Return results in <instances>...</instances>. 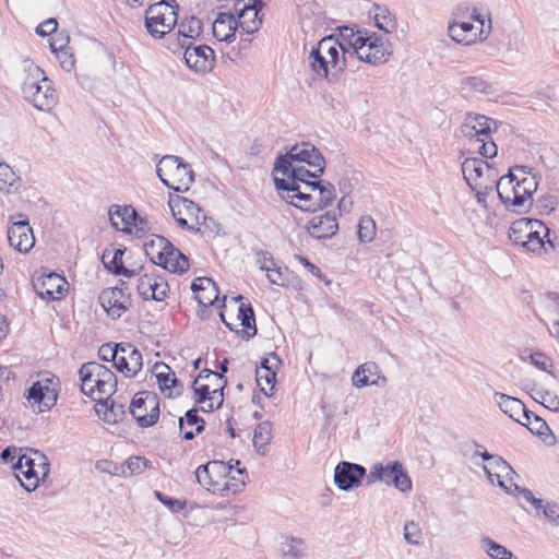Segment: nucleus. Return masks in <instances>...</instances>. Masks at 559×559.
Returning <instances> with one entry per match:
<instances>
[{"label": "nucleus", "mask_w": 559, "mask_h": 559, "mask_svg": "<svg viewBox=\"0 0 559 559\" xmlns=\"http://www.w3.org/2000/svg\"><path fill=\"white\" fill-rule=\"evenodd\" d=\"M324 168L325 159L313 144L296 143L286 154L276 157L273 170L284 177L274 178L275 187L289 204L301 211L317 212L336 198L334 185L319 180Z\"/></svg>", "instance_id": "nucleus-1"}, {"label": "nucleus", "mask_w": 559, "mask_h": 559, "mask_svg": "<svg viewBox=\"0 0 559 559\" xmlns=\"http://www.w3.org/2000/svg\"><path fill=\"white\" fill-rule=\"evenodd\" d=\"M313 79L336 83L348 62V49L335 35L323 37L313 46L307 58Z\"/></svg>", "instance_id": "nucleus-2"}, {"label": "nucleus", "mask_w": 559, "mask_h": 559, "mask_svg": "<svg viewBox=\"0 0 559 559\" xmlns=\"http://www.w3.org/2000/svg\"><path fill=\"white\" fill-rule=\"evenodd\" d=\"M24 98L36 109L49 111L57 104L56 91L52 82L45 72L35 64H29L28 75L22 84Z\"/></svg>", "instance_id": "nucleus-3"}, {"label": "nucleus", "mask_w": 559, "mask_h": 559, "mask_svg": "<svg viewBox=\"0 0 559 559\" xmlns=\"http://www.w3.org/2000/svg\"><path fill=\"white\" fill-rule=\"evenodd\" d=\"M79 377L82 382L83 394L94 397L95 393L100 396H111L117 389V377L106 366L97 361H88L81 366Z\"/></svg>", "instance_id": "nucleus-4"}, {"label": "nucleus", "mask_w": 559, "mask_h": 559, "mask_svg": "<svg viewBox=\"0 0 559 559\" xmlns=\"http://www.w3.org/2000/svg\"><path fill=\"white\" fill-rule=\"evenodd\" d=\"M156 174L167 188L176 192H187L194 181L190 165L176 155L163 156L156 166Z\"/></svg>", "instance_id": "nucleus-5"}, {"label": "nucleus", "mask_w": 559, "mask_h": 559, "mask_svg": "<svg viewBox=\"0 0 559 559\" xmlns=\"http://www.w3.org/2000/svg\"><path fill=\"white\" fill-rule=\"evenodd\" d=\"M28 453L17 455V460L13 464V468L19 471L25 481L21 480V485L27 491H34L40 480L48 477L50 465L47 456L38 450L26 449Z\"/></svg>", "instance_id": "nucleus-6"}, {"label": "nucleus", "mask_w": 559, "mask_h": 559, "mask_svg": "<svg viewBox=\"0 0 559 559\" xmlns=\"http://www.w3.org/2000/svg\"><path fill=\"white\" fill-rule=\"evenodd\" d=\"M176 0H163L148 7L145 27L155 38H162L177 24Z\"/></svg>", "instance_id": "nucleus-7"}, {"label": "nucleus", "mask_w": 559, "mask_h": 559, "mask_svg": "<svg viewBox=\"0 0 559 559\" xmlns=\"http://www.w3.org/2000/svg\"><path fill=\"white\" fill-rule=\"evenodd\" d=\"M462 173L472 189H477V187L484 189L497 188L498 173L496 168L480 158H465L462 163Z\"/></svg>", "instance_id": "nucleus-8"}, {"label": "nucleus", "mask_w": 559, "mask_h": 559, "mask_svg": "<svg viewBox=\"0 0 559 559\" xmlns=\"http://www.w3.org/2000/svg\"><path fill=\"white\" fill-rule=\"evenodd\" d=\"M359 40L360 45H358L355 50L348 49L349 59L357 58L372 66L384 63L388 60L391 52L385 46L382 36L367 31V35L364 39Z\"/></svg>", "instance_id": "nucleus-9"}, {"label": "nucleus", "mask_w": 559, "mask_h": 559, "mask_svg": "<svg viewBox=\"0 0 559 559\" xmlns=\"http://www.w3.org/2000/svg\"><path fill=\"white\" fill-rule=\"evenodd\" d=\"M497 192L500 201L508 207H531L534 200L519 188V175L509 169L508 175L502 176L497 181Z\"/></svg>", "instance_id": "nucleus-10"}, {"label": "nucleus", "mask_w": 559, "mask_h": 559, "mask_svg": "<svg viewBox=\"0 0 559 559\" xmlns=\"http://www.w3.org/2000/svg\"><path fill=\"white\" fill-rule=\"evenodd\" d=\"M130 413L142 428L156 424L159 417V403L155 394L139 393L131 401Z\"/></svg>", "instance_id": "nucleus-11"}, {"label": "nucleus", "mask_w": 559, "mask_h": 559, "mask_svg": "<svg viewBox=\"0 0 559 559\" xmlns=\"http://www.w3.org/2000/svg\"><path fill=\"white\" fill-rule=\"evenodd\" d=\"M58 379L56 377L43 378L27 390L25 396L32 404H38L40 413L51 409L58 399Z\"/></svg>", "instance_id": "nucleus-12"}, {"label": "nucleus", "mask_w": 559, "mask_h": 559, "mask_svg": "<svg viewBox=\"0 0 559 559\" xmlns=\"http://www.w3.org/2000/svg\"><path fill=\"white\" fill-rule=\"evenodd\" d=\"M498 123L496 120L480 114L468 112L460 128L462 135L469 141H479L480 139H490L493 132H497Z\"/></svg>", "instance_id": "nucleus-13"}, {"label": "nucleus", "mask_w": 559, "mask_h": 559, "mask_svg": "<svg viewBox=\"0 0 559 559\" xmlns=\"http://www.w3.org/2000/svg\"><path fill=\"white\" fill-rule=\"evenodd\" d=\"M124 285L121 281V286L105 288L98 297L102 307L112 319L120 318L130 304V295L126 293Z\"/></svg>", "instance_id": "nucleus-14"}, {"label": "nucleus", "mask_w": 559, "mask_h": 559, "mask_svg": "<svg viewBox=\"0 0 559 559\" xmlns=\"http://www.w3.org/2000/svg\"><path fill=\"white\" fill-rule=\"evenodd\" d=\"M181 49H185L183 57L187 66L195 72L205 73L214 68L215 55L210 46L189 44Z\"/></svg>", "instance_id": "nucleus-15"}, {"label": "nucleus", "mask_w": 559, "mask_h": 559, "mask_svg": "<svg viewBox=\"0 0 559 559\" xmlns=\"http://www.w3.org/2000/svg\"><path fill=\"white\" fill-rule=\"evenodd\" d=\"M365 475L366 468L362 465L343 461L335 467L334 483L338 489L349 491L360 485Z\"/></svg>", "instance_id": "nucleus-16"}, {"label": "nucleus", "mask_w": 559, "mask_h": 559, "mask_svg": "<svg viewBox=\"0 0 559 559\" xmlns=\"http://www.w3.org/2000/svg\"><path fill=\"white\" fill-rule=\"evenodd\" d=\"M136 289L144 300L162 301L166 298L169 286L164 277L146 273L139 278Z\"/></svg>", "instance_id": "nucleus-17"}, {"label": "nucleus", "mask_w": 559, "mask_h": 559, "mask_svg": "<svg viewBox=\"0 0 559 559\" xmlns=\"http://www.w3.org/2000/svg\"><path fill=\"white\" fill-rule=\"evenodd\" d=\"M231 467V465H226L223 461H212L205 465H200L195 471L197 481L209 491L215 492L216 490H221L223 488L219 481L214 479L212 474L217 473L229 476Z\"/></svg>", "instance_id": "nucleus-18"}, {"label": "nucleus", "mask_w": 559, "mask_h": 559, "mask_svg": "<svg viewBox=\"0 0 559 559\" xmlns=\"http://www.w3.org/2000/svg\"><path fill=\"white\" fill-rule=\"evenodd\" d=\"M8 240L10 246L17 251L28 252L35 245V237L28 221L13 223L8 229Z\"/></svg>", "instance_id": "nucleus-19"}, {"label": "nucleus", "mask_w": 559, "mask_h": 559, "mask_svg": "<svg viewBox=\"0 0 559 559\" xmlns=\"http://www.w3.org/2000/svg\"><path fill=\"white\" fill-rule=\"evenodd\" d=\"M308 233L317 239H328L333 237L338 230L336 215L326 212L313 216L306 225Z\"/></svg>", "instance_id": "nucleus-20"}, {"label": "nucleus", "mask_w": 559, "mask_h": 559, "mask_svg": "<svg viewBox=\"0 0 559 559\" xmlns=\"http://www.w3.org/2000/svg\"><path fill=\"white\" fill-rule=\"evenodd\" d=\"M64 284V277L56 273H49L37 277L33 286L41 298L59 299L63 295Z\"/></svg>", "instance_id": "nucleus-21"}, {"label": "nucleus", "mask_w": 559, "mask_h": 559, "mask_svg": "<svg viewBox=\"0 0 559 559\" xmlns=\"http://www.w3.org/2000/svg\"><path fill=\"white\" fill-rule=\"evenodd\" d=\"M353 385L364 388L368 385L384 386L386 378L381 374L379 366L373 361L360 365L352 377Z\"/></svg>", "instance_id": "nucleus-22"}, {"label": "nucleus", "mask_w": 559, "mask_h": 559, "mask_svg": "<svg viewBox=\"0 0 559 559\" xmlns=\"http://www.w3.org/2000/svg\"><path fill=\"white\" fill-rule=\"evenodd\" d=\"M155 377L162 393L167 397L180 395L182 384L179 383L175 372L166 364L154 365Z\"/></svg>", "instance_id": "nucleus-23"}, {"label": "nucleus", "mask_w": 559, "mask_h": 559, "mask_svg": "<svg viewBox=\"0 0 559 559\" xmlns=\"http://www.w3.org/2000/svg\"><path fill=\"white\" fill-rule=\"evenodd\" d=\"M493 397L500 409L516 423L520 424L523 418H530L532 411L526 408L521 400L500 392H496Z\"/></svg>", "instance_id": "nucleus-24"}, {"label": "nucleus", "mask_w": 559, "mask_h": 559, "mask_svg": "<svg viewBox=\"0 0 559 559\" xmlns=\"http://www.w3.org/2000/svg\"><path fill=\"white\" fill-rule=\"evenodd\" d=\"M449 34L453 40L464 45H472L478 40L486 39L479 33V28L467 21L451 23L449 25Z\"/></svg>", "instance_id": "nucleus-25"}, {"label": "nucleus", "mask_w": 559, "mask_h": 559, "mask_svg": "<svg viewBox=\"0 0 559 559\" xmlns=\"http://www.w3.org/2000/svg\"><path fill=\"white\" fill-rule=\"evenodd\" d=\"M238 22L230 12L219 13L213 22V36L221 41L231 43L235 40Z\"/></svg>", "instance_id": "nucleus-26"}, {"label": "nucleus", "mask_w": 559, "mask_h": 559, "mask_svg": "<svg viewBox=\"0 0 559 559\" xmlns=\"http://www.w3.org/2000/svg\"><path fill=\"white\" fill-rule=\"evenodd\" d=\"M191 289L195 293V299L201 306L207 307L218 298V287L210 277H198L191 284Z\"/></svg>", "instance_id": "nucleus-27"}, {"label": "nucleus", "mask_w": 559, "mask_h": 559, "mask_svg": "<svg viewBox=\"0 0 559 559\" xmlns=\"http://www.w3.org/2000/svg\"><path fill=\"white\" fill-rule=\"evenodd\" d=\"M532 227L545 229V236H549L550 230L544 225L542 221L534 218H520L511 224L509 229V238L513 243L522 246V243L527 239L530 229H532Z\"/></svg>", "instance_id": "nucleus-28"}, {"label": "nucleus", "mask_w": 559, "mask_h": 559, "mask_svg": "<svg viewBox=\"0 0 559 559\" xmlns=\"http://www.w3.org/2000/svg\"><path fill=\"white\" fill-rule=\"evenodd\" d=\"M264 4V0H249V3H243L241 8H236L237 16L239 17L252 15V20L242 22L243 32L253 34L259 31L262 25V19L259 16V13Z\"/></svg>", "instance_id": "nucleus-29"}, {"label": "nucleus", "mask_w": 559, "mask_h": 559, "mask_svg": "<svg viewBox=\"0 0 559 559\" xmlns=\"http://www.w3.org/2000/svg\"><path fill=\"white\" fill-rule=\"evenodd\" d=\"M210 379H214L217 382H223V386L227 384V379L224 376L218 374V372L212 371L210 369H203L192 383L195 403L205 404L207 402L211 392L210 385L203 384L201 381Z\"/></svg>", "instance_id": "nucleus-30"}, {"label": "nucleus", "mask_w": 559, "mask_h": 559, "mask_svg": "<svg viewBox=\"0 0 559 559\" xmlns=\"http://www.w3.org/2000/svg\"><path fill=\"white\" fill-rule=\"evenodd\" d=\"M203 31L202 21L197 16L186 17L179 25L177 32L178 46L186 47L192 44L191 40L197 39Z\"/></svg>", "instance_id": "nucleus-31"}, {"label": "nucleus", "mask_w": 559, "mask_h": 559, "mask_svg": "<svg viewBox=\"0 0 559 559\" xmlns=\"http://www.w3.org/2000/svg\"><path fill=\"white\" fill-rule=\"evenodd\" d=\"M382 481L392 484L399 490L405 492L412 489V480L407 473L404 471L402 463L393 462L385 466V474H383Z\"/></svg>", "instance_id": "nucleus-32"}, {"label": "nucleus", "mask_w": 559, "mask_h": 559, "mask_svg": "<svg viewBox=\"0 0 559 559\" xmlns=\"http://www.w3.org/2000/svg\"><path fill=\"white\" fill-rule=\"evenodd\" d=\"M109 216L112 227L130 233L132 219H136L138 213L131 206L114 204L109 207Z\"/></svg>", "instance_id": "nucleus-33"}, {"label": "nucleus", "mask_w": 559, "mask_h": 559, "mask_svg": "<svg viewBox=\"0 0 559 559\" xmlns=\"http://www.w3.org/2000/svg\"><path fill=\"white\" fill-rule=\"evenodd\" d=\"M156 265L171 273L182 274L189 269V259L174 246V252L165 251L162 261H158Z\"/></svg>", "instance_id": "nucleus-34"}, {"label": "nucleus", "mask_w": 559, "mask_h": 559, "mask_svg": "<svg viewBox=\"0 0 559 559\" xmlns=\"http://www.w3.org/2000/svg\"><path fill=\"white\" fill-rule=\"evenodd\" d=\"M238 318L245 329L236 332L241 338L249 341L258 332L254 312L250 304H240L238 308Z\"/></svg>", "instance_id": "nucleus-35"}, {"label": "nucleus", "mask_w": 559, "mask_h": 559, "mask_svg": "<svg viewBox=\"0 0 559 559\" xmlns=\"http://www.w3.org/2000/svg\"><path fill=\"white\" fill-rule=\"evenodd\" d=\"M144 249L152 263L156 265L158 261H162L165 251L174 252V245L163 236H153L144 242Z\"/></svg>", "instance_id": "nucleus-36"}, {"label": "nucleus", "mask_w": 559, "mask_h": 559, "mask_svg": "<svg viewBox=\"0 0 559 559\" xmlns=\"http://www.w3.org/2000/svg\"><path fill=\"white\" fill-rule=\"evenodd\" d=\"M483 469L489 481H492V476H497V484L499 487L504 488L507 492L511 493V489L501 480V472L513 471L512 467L500 455L493 454L491 460L483 466Z\"/></svg>", "instance_id": "nucleus-37"}, {"label": "nucleus", "mask_w": 559, "mask_h": 559, "mask_svg": "<svg viewBox=\"0 0 559 559\" xmlns=\"http://www.w3.org/2000/svg\"><path fill=\"white\" fill-rule=\"evenodd\" d=\"M199 408L194 407L186 412L185 417H179L178 419V426L179 429L182 431L185 424L188 426H195V432L192 430H186L183 432V439L185 440H192L194 439L195 435H200L205 429V421L202 417L199 416Z\"/></svg>", "instance_id": "nucleus-38"}, {"label": "nucleus", "mask_w": 559, "mask_h": 559, "mask_svg": "<svg viewBox=\"0 0 559 559\" xmlns=\"http://www.w3.org/2000/svg\"><path fill=\"white\" fill-rule=\"evenodd\" d=\"M168 205L173 216L182 215L183 212L189 215L198 216L201 212V209L197 203L181 195L170 197Z\"/></svg>", "instance_id": "nucleus-39"}, {"label": "nucleus", "mask_w": 559, "mask_h": 559, "mask_svg": "<svg viewBox=\"0 0 559 559\" xmlns=\"http://www.w3.org/2000/svg\"><path fill=\"white\" fill-rule=\"evenodd\" d=\"M340 33L338 36V43L344 44V48L349 50H355V48L360 45L359 39H364V37L367 35V29H355L352 26H343L338 28Z\"/></svg>", "instance_id": "nucleus-40"}, {"label": "nucleus", "mask_w": 559, "mask_h": 559, "mask_svg": "<svg viewBox=\"0 0 559 559\" xmlns=\"http://www.w3.org/2000/svg\"><path fill=\"white\" fill-rule=\"evenodd\" d=\"M305 550V543L300 538L295 537H286L280 546L282 556L289 559H300Z\"/></svg>", "instance_id": "nucleus-41"}, {"label": "nucleus", "mask_w": 559, "mask_h": 559, "mask_svg": "<svg viewBox=\"0 0 559 559\" xmlns=\"http://www.w3.org/2000/svg\"><path fill=\"white\" fill-rule=\"evenodd\" d=\"M98 404L106 407L104 420L107 423H118L122 420L124 416V406L122 404H116L111 396L106 395L105 399L99 396L97 400Z\"/></svg>", "instance_id": "nucleus-42"}, {"label": "nucleus", "mask_w": 559, "mask_h": 559, "mask_svg": "<svg viewBox=\"0 0 559 559\" xmlns=\"http://www.w3.org/2000/svg\"><path fill=\"white\" fill-rule=\"evenodd\" d=\"M19 177L13 171L12 167L4 163H0V190L10 193L19 187Z\"/></svg>", "instance_id": "nucleus-43"}, {"label": "nucleus", "mask_w": 559, "mask_h": 559, "mask_svg": "<svg viewBox=\"0 0 559 559\" xmlns=\"http://www.w3.org/2000/svg\"><path fill=\"white\" fill-rule=\"evenodd\" d=\"M121 346L122 348L119 349V354L129 360L132 373L140 372L143 366L141 352L131 343H121Z\"/></svg>", "instance_id": "nucleus-44"}, {"label": "nucleus", "mask_w": 559, "mask_h": 559, "mask_svg": "<svg viewBox=\"0 0 559 559\" xmlns=\"http://www.w3.org/2000/svg\"><path fill=\"white\" fill-rule=\"evenodd\" d=\"M374 21L376 26L384 31L385 33H391L396 27V20L394 15L389 11L385 7H376Z\"/></svg>", "instance_id": "nucleus-45"}, {"label": "nucleus", "mask_w": 559, "mask_h": 559, "mask_svg": "<svg viewBox=\"0 0 559 559\" xmlns=\"http://www.w3.org/2000/svg\"><path fill=\"white\" fill-rule=\"evenodd\" d=\"M272 439V425L270 421L265 420L260 423L253 433V447L261 451L270 443Z\"/></svg>", "instance_id": "nucleus-46"}, {"label": "nucleus", "mask_w": 559, "mask_h": 559, "mask_svg": "<svg viewBox=\"0 0 559 559\" xmlns=\"http://www.w3.org/2000/svg\"><path fill=\"white\" fill-rule=\"evenodd\" d=\"M126 249L117 248L112 249L111 259L108 261V270L116 275H123L127 277H132L135 272L133 270H129L122 264V255Z\"/></svg>", "instance_id": "nucleus-47"}, {"label": "nucleus", "mask_w": 559, "mask_h": 559, "mask_svg": "<svg viewBox=\"0 0 559 559\" xmlns=\"http://www.w3.org/2000/svg\"><path fill=\"white\" fill-rule=\"evenodd\" d=\"M522 426H525L530 431L539 437H545L550 432V429L545 419L532 412L530 418H523Z\"/></svg>", "instance_id": "nucleus-48"}, {"label": "nucleus", "mask_w": 559, "mask_h": 559, "mask_svg": "<svg viewBox=\"0 0 559 559\" xmlns=\"http://www.w3.org/2000/svg\"><path fill=\"white\" fill-rule=\"evenodd\" d=\"M483 547L486 548L487 554L492 559H512L513 555L510 550H508L504 546L496 543L489 537H483L481 539Z\"/></svg>", "instance_id": "nucleus-49"}, {"label": "nucleus", "mask_w": 559, "mask_h": 559, "mask_svg": "<svg viewBox=\"0 0 559 559\" xmlns=\"http://www.w3.org/2000/svg\"><path fill=\"white\" fill-rule=\"evenodd\" d=\"M533 204L540 215H549L556 211L558 198L550 193L542 194Z\"/></svg>", "instance_id": "nucleus-50"}, {"label": "nucleus", "mask_w": 559, "mask_h": 559, "mask_svg": "<svg viewBox=\"0 0 559 559\" xmlns=\"http://www.w3.org/2000/svg\"><path fill=\"white\" fill-rule=\"evenodd\" d=\"M148 461L141 456H131L124 462L121 467V475L129 477L134 474L142 473L147 467Z\"/></svg>", "instance_id": "nucleus-51"}, {"label": "nucleus", "mask_w": 559, "mask_h": 559, "mask_svg": "<svg viewBox=\"0 0 559 559\" xmlns=\"http://www.w3.org/2000/svg\"><path fill=\"white\" fill-rule=\"evenodd\" d=\"M376 236V223L370 216H362L358 223V238L361 242H370Z\"/></svg>", "instance_id": "nucleus-52"}, {"label": "nucleus", "mask_w": 559, "mask_h": 559, "mask_svg": "<svg viewBox=\"0 0 559 559\" xmlns=\"http://www.w3.org/2000/svg\"><path fill=\"white\" fill-rule=\"evenodd\" d=\"M257 383L266 396H271L276 383V370H266L260 374L257 373Z\"/></svg>", "instance_id": "nucleus-53"}, {"label": "nucleus", "mask_w": 559, "mask_h": 559, "mask_svg": "<svg viewBox=\"0 0 559 559\" xmlns=\"http://www.w3.org/2000/svg\"><path fill=\"white\" fill-rule=\"evenodd\" d=\"M404 538L411 545H419L421 542V530L418 523L408 521L404 525Z\"/></svg>", "instance_id": "nucleus-54"}, {"label": "nucleus", "mask_w": 559, "mask_h": 559, "mask_svg": "<svg viewBox=\"0 0 559 559\" xmlns=\"http://www.w3.org/2000/svg\"><path fill=\"white\" fill-rule=\"evenodd\" d=\"M154 496L158 501H160L165 507H167L171 512H180L186 508V500L175 499L173 497L166 496L165 493L155 490Z\"/></svg>", "instance_id": "nucleus-55"}, {"label": "nucleus", "mask_w": 559, "mask_h": 559, "mask_svg": "<svg viewBox=\"0 0 559 559\" xmlns=\"http://www.w3.org/2000/svg\"><path fill=\"white\" fill-rule=\"evenodd\" d=\"M547 236H543V237H536L534 239H526L523 243H522V247L525 248L527 251H532V252H542L543 250L545 252H547V248H546V243L549 245V247L551 249L555 248L552 241L550 239H547V241H545V238Z\"/></svg>", "instance_id": "nucleus-56"}, {"label": "nucleus", "mask_w": 559, "mask_h": 559, "mask_svg": "<svg viewBox=\"0 0 559 559\" xmlns=\"http://www.w3.org/2000/svg\"><path fill=\"white\" fill-rule=\"evenodd\" d=\"M266 276L272 284L285 286L288 280V269L275 264L270 269V272H266Z\"/></svg>", "instance_id": "nucleus-57"}, {"label": "nucleus", "mask_w": 559, "mask_h": 559, "mask_svg": "<svg viewBox=\"0 0 559 559\" xmlns=\"http://www.w3.org/2000/svg\"><path fill=\"white\" fill-rule=\"evenodd\" d=\"M538 178L537 175H531V176H520L519 175V188H523V192L526 194V197H530L533 199V194L538 189Z\"/></svg>", "instance_id": "nucleus-58"}, {"label": "nucleus", "mask_w": 559, "mask_h": 559, "mask_svg": "<svg viewBox=\"0 0 559 559\" xmlns=\"http://www.w3.org/2000/svg\"><path fill=\"white\" fill-rule=\"evenodd\" d=\"M121 343H106L103 344L98 349V356L104 361H115L116 357L119 354V349H121Z\"/></svg>", "instance_id": "nucleus-59"}, {"label": "nucleus", "mask_w": 559, "mask_h": 559, "mask_svg": "<svg viewBox=\"0 0 559 559\" xmlns=\"http://www.w3.org/2000/svg\"><path fill=\"white\" fill-rule=\"evenodd\" d=\"M463 88L469 92L487 93L489 85L486 81L480 78L469 76L463 80Z\"/></svg>", "instance_id": "nucleus-60"}, {"label": "nucleus", "mask_w": 559, "mask_h": 559, "mask_svg": "<svg viewBox=\"0 0 559 559\" xmlns=\"http://www.w3.org/2000/svg\"><path fill=\"white\" fill-rule=\"evenodd\" d=\"M476 143H479L478 152L483 157L492 158L497 155L498 148L492 139H480Z\"/></svg>", "instance_id": "nucleus-61"}, {"label": "nucleus", "mask_w": 559, "mask_h": 559, "mask_svg": "<svg viewBox=\"0 0 559 559\" xmlns=\"http://www.w3.org/2000/svg\"><path fill=\"white\" fill-rule=\"evenodd\" d=\"M280 364L281 360L278 356L275 353H272L270 357L262 358L260 366L257 367L255 373L260 374L266 370H276Z\"/></svg>", "instance_id": "nucleus-62"}, {"label": "nucleus", "mask_w": 559, "mask_h": 559, "mask_svg": "<svg viewBox=\"0 0 559 559\" xmlns=\"http://www.w3.org/2000/svg\"><path fill=\"white\" fill-rule=\"evenodd\" d=\"M255 254L258 257L257 263L260 265L262 271L270 272V269L275 266L274 259L270 252L258 250Z\"/></svg>", "instance_id": "nucleus-63"}, {"label": "nucleus", "mask_w": 559, "mask_h": 559, "mask_svg": "<svg viewBox=\"0 0 559 559\" xmlns=\"http://www.w3.org/2000/svg\"><path fill=\"white\" fill-rule=\"evenodd\" d=\"M543 512L544 516L547 518L549 521L552 522H559V504L556 502H544L543 507L539 509L538 512Z\"/></svg>", "instance_id": "nucleus-64"}]
</instances>
